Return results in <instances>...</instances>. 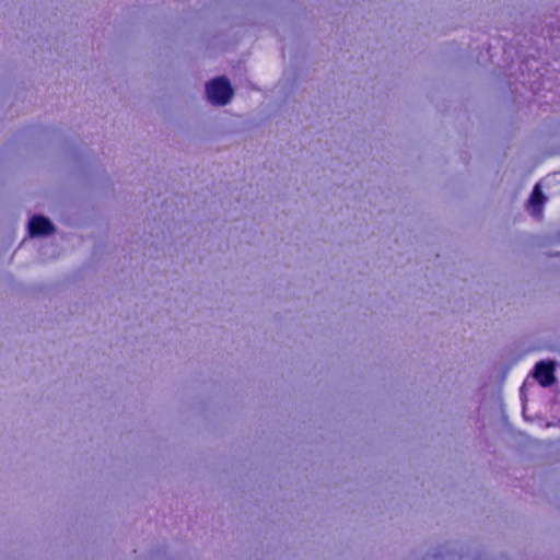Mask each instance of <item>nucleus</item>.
I'll return each instance as SVG.
<instances>
[{
    "instance_id": "1",
    "label": "nucleus",
    "mask_w": 560,
    "mask_h": 560,
    "mask_svg": "<svg viewBox=\"0 0 560 560\" xmlns=\"http://www.w3.org/2000/svg\"><path fill=\"white\" fill-rule=\"evenodd\" d=\"M476 407L471 415L474 427L478 432L479 444L485 448L488 446V423L490 421V387L485 381L472 398Z\"/></svg>"
},
{
    "instance_id": "3",
    "label": "nucleus",
    "mask_w": 560,
    "mask_h": 560,
    "mask_svg": "<svg viewBox=\"0 0 560 560\" xmlns=\"http://www.w3.org/2000/svg\"><path fill=\"white\" fill-rule=\"evenodd\" d=\"M56 228L50 219L43 214H34L27 222L31 237H46L55 232Z\"/></svg>"
},
{
    "instance_id": "7",
    "label": "nucleus",
    "mask_w": 560,
    "mask_h": 560,
    "mask_svg": "<svg viewBox=\"0 0 560 560\" xmlns=\"http://www.w3.org/2000/svg\"><path fill=\"white\" fill-rule=\"evenodd\" d=\"M485 50L487 54H490V45H485Z\"/></svg>"
},
{
    "instance_id": "4",
    "label": "nucleus",
    "mask_w": 560,
    "mask_h": 560,
    "mask_svg": "<svg viewBox=\"0 0 560 560\" xmlns=\"http://www.w3.org/2000/svg\"><path fill=\"white\" fill-rule=\"evenodd\" d=\"M533 375L541 386H550L555 381L553 365L545 362H539L536 364Z\"/></svg>"
},
{
    "instance_id": "5",
    "label": "nucleus",
    "mask_w": 560,
    "mask_h": 560,
    "mask_svg": "<svg viewBox=\"0 0 560 560\" xmlns=\"http://www.w3.org/2000/svg\"><path fill=\"white\" fill-rule=\"evenodd\" d=\"M546 201V197L542 195L538 185L535 186L528 202V209L530 213L535 217L539 215L541 212V207Z\"/></svg>"
},
{
    "instance_id": "2",
    "label": "nucleus",
    "mask_w": 560,
    "mask_h": 560,
    "mask_svg": "<svg viewBox=\"0 0 560 560\" xmlns=\"http://www.w3.org/2000/svg\"><path fill=\"white\" fill-rule=\"evenodd\" d=\"M207 101L213 106L228 105L234 95L230 80L225 75L215 77L205 85Z\"/></svg>"
},
{
    "instance_id": "6",
    "label": "nucleus",
    "mask_w": 560,
    "mask_h": 560,
    "mask_svg": "<svg viewBox=\"0 0 560 560\" xmlns=\"http://www.w3.org/2000/svg\"><path fill=\"white\" fill-rule=\"evenodd\" d=\"M485 559H486V553H482V552H475L471 556V560H485Z\"/></svg>"
}]
</instances>
